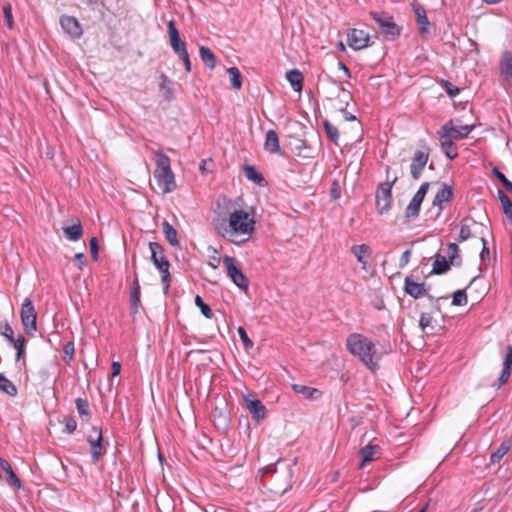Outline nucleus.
<instances>
[{
	"label": "nucleus",
	"instance_id": "c03bdc74",
	"mask_svg": "<svg viewBox=\"0 0 512 512\" xmlns=\"http://www.w3.org/2000/svg\"><path fill=\"white\" fill-rule=\"evenodd\" d=\"M195 305L201 310V313L206 317V318H212L213 317V311L212 309L210 308V306L208 304H206L202 297L199 296V295H196L195 296Z\"/></svg>",
	"mask_w": 512,
	"mask_h": 512
},
{
	"label": "nucleus",
	"instance_id": "6e6d98bb",
	"mask_svg": "<svg viewBox=\"0 0 512 512\" xmlns=\"http://www.w3.org/2000/svg\"><path fill=\"white\" fill-rule=\"evenodd\" d=\"M3 13H4V18H5L6 24H7L8 28L11 29L13 27V16H12V7L10 4H6L3 7Z\"/></svg>",
	"mask_w": 512,
	"mask_h": 512
},
{
	"label": "nucleus",
	"instance_id": "bf43d9fd",
	"mask_svg": "<svg viewBox=\"0 0 512 512\" xmlns=\"http://www.w3.org/2000/svg\"><path fill=\"white\" fill-rule=\"evenodd\" d=\"M481 242H482V250L480 252V259L481 261H485V260H488L489 259V255H490V251H489V248L487 247V241L484 237H481Z\"/></svg>",
	"mask_w": 512,
	"mask_h": 512
},
{
	"label": "nucleus",
	"instance_id": "c85d7f7f",
	"mask_svg": "<svg viewBox=\"0 0 512 512\" xmlns=\"http://www.w3.org/2000/svg\"><path fill=\"white\" fill-rule=\"evenodd\" d=\"M351 252L357 258L358 262L363 265V268H365V266L367 264L366 257L370 254L369 246L366 244L353 245L351 247Z\"/></svg>",
	"mask_w": 512,
	"mask_h": 512
},
{
	"label": "nucleus",
	"instance_id": "69168bd1",
	"mask_svg": "<svg viewBox=\"0 0 512 512\" xmlns=\"http://www.w3.org/2000/svg\"><path fill=\"white\" fill-rule=\"evenodd\" d=\"M179 58L184 62L185 70L187 72L191 71V61L189 59L188 51H185L184 54H179Z\"/></svg>",
	"mask_w": 512,
	"mask_h": 512
},
{
	"label": "nucleus",
	"instance_id": "603ef678",
	"mask_svg": "<svg viewBox=\"0 0 512 512\" xmlns=\"http://www.w3.org/2000/svg\"><path fill=\"white\" fill-rule=\"evenodd\" d=\"M237 332H238V335L244 345V347L246 349H250L253 347L254 343L253 341L248 337L247 333H246V330L242 327V326H239L238 329H237Z\"/></svg>",
	"mask_w": 512,
	"mask_h": 512
},
{
	"label": "nucleus",
	"instance_id": "a19ab883",
	"mask_svg": "<svg viewBox=\"0 0 512 512\" xmlns=\"http://www.w3.org/2000/svg\"><path fill=\"white\" fill-rule=\"evenodd\" d=\"M10 343L17 350L16 360L19 361L25 353L26 339L24 338V336L19 335L18 338H14V342Z\"/></svg>",
	"mask_w": 512,
	"mask_h": 512
},
{
	"label": "nucleus",
	"instance_id": "4d7b16f0",
	"mask_svg": "<svg viewBox=\"0 0 512 512\" xmlns=\"http://www.w3.org/2000/svg\"><path fill=\"white\" fill-rule=\"evenodd\" d=\"M432 319H433L432 315L429 313L422 312L420 314L419 325H420V328L422 329V331H424L427 327L430 326Z\"/></svg>",
	"mask_w": 512,
	"mask_h": 512
},
{
	"label": "nucleus",
	"instance_id": "f03ea898",
	"mask_svg": "<svg viewBox=\"0 0 512 512\" xmlns=\"http://www.w3.org/2000/svg\"><path fill=\"white\" fill-rule=\"evenodd\" d=\"M346 346L347 350L352 355L358 357L370 370L375 371L378 369L379 357L376 354L374 343L369 338L358 333L350 334L347 338Z\"/></svg>",
	"mask_w": 512,
	"mask_h": 512
},
{
	"label": "nucleus",
	"instance_id": "4be33fe9",
	"mask_svg": "<svg viewBox=\"0 0 512 512\" xmlns=\"http://www.w3.org/2000/svg\"><path fill=\"white\" fill-rule=\"evenodd\" d=\"M414 12L416 14V22L418 25L419 33L424 36L429 33L430 22L427 18L426 11L420 5L414 7Z\"/></svg>",
	"mask_w": 512,
	"mask_h": 512
},
{
	"label": "nucleus",
	"instance_id": "79ce46f5",
	"mask_svg": "<svg viewBox=\"0 0 512 512\" xmlns=\"http://www.w3.org/2000/svg\"><path fill=\"white\" fill-rule=\"evenodd\" d=\"M468 303V298L465 289L457 290L452 296L453 306H465Z\"/></svg>",
	"mask_w": 512,
	"mask_h": 512
},
{
	"label": "nucleus",
	"instance_id": "ea45409f",
	"mask_svg": "<svg viewBox=\"0 0 512 512\" xmlns=\"http://www.w3.org/2000/svg\"><path fill=\"white\" fill-rule=\"evenodd\" d=\"M227 72L230 76L232 87L239 90L242 87V76L239 69L237 67H230Z\"/></svg>",
	"mask_w": 512,
	"mask_h": 512
},
{
	"label": "nucleus",
	"instance_id": "680f3d73",
	"mask_svg": "<svg viewBox=\"0 0 512 512\" xmlns=\"http://www.w3.org/2000/svg\"><path fill=\"white\" fill-rule=\"evenodd\" d=\"M411 251L409 249L405 250L399 260V266L403 268L406 266L410 261Z\"/></svg>",
	"mask_w": 512,
	"mask_h": 512
},
{
	"label": "nucleus",
	"instance_id": "4c0bfd02",
	"mask_svg": "<svg viewBox=\"0 0 512 512\" xmlns=\"http://www.w3.org/2000/svg\"><path fill=\"white\" fill-rule=\"evenodd\" d=\"M379 449L377 445H366L362 447L359 451L362 461L360 467H362L366 462L372 461L374 459V451Z\"/></svg>",
	"mask_w": 512,
	"mask_h": 512
},
{
	"label": "nucleus",
	"instance_id": "bb28decb",
	"mask_svg": "<svg viewBox=\"0 0 512 512\" xmlns=\"http://www.w3.org/2000/svg\"><path fill=\"white\" fill-rule=\"evenodd\" d=\"M65 237L70 241H78L83 234V228L79 219L70 226L63 227Z\"/></svg>",
	"mask_w": 512,
	"mask_h": 512
},
{
	"label": "nucleus",
	"instance_id": "f8f14e48",
	"mask_svg": "<svg viewBox=\"0 0 512 512\" xmlns=\"http://www.w3.org/2000/svg\"><path fill=\"white\" fill-rule=\"evenodd\" d=\"M473 127L469 125H460V126H454L453 121L449 120L446 122L441 129L438 131V134L441 138H451L454 140H461L470 134Z\"/></svg>",
	"mask_w": 512,
	"mask_h": 512
},
{
	"label": "nucleus",
	"instance_id": "c756f323",
	"mask_svg": "<svg viewBox=\"0 0 512 512\" xmlns=\"http://www.w3.org/2000/svg\"><path fill=\"white\" fill-rule=\"evenodd\" d=\"M199 56L202 62L209 68L214 69L216 66V57L212 50L206 46L199 48Z\"/></svg>",
	"mask_w": 512,
	"mask_h": 512
},
{
	"label": "nucleus",
	"instance_id": "58836bf2",
	"mask_svg": "<svg viewBox=\"0 0 512 512\" xmlns=\"http://www.w3.org/2000/svg\"><path fill=\"white\" fill-rule=\"evenodd\" d=\"M498 198L501 202L503 213L507 217L512 218V202L509 197L502 190H498Z\"/></svg>",
	"mask_w": 512,
	"mask_h": 512
},
{
	"label": "nucleus",
	"instance_id": "39448f33",
	"mask_svg": "<svg viewBox=\"0 0 512 512\" xmlns=\"http://www.w3.org/2000/svg\"><path fill=\"white\" fill-rule=\"evenodd\" d=\"M431 286L426 284L425 282L418 283L414 280L413 275L406 276L404 279V292L414 299L421 298L423 296H427L431 302L434 303V308L437 311H440V306L438 304V299H434L433 296L429 295L428 292Z\"/></svg>",
	"mask_w": 512,
	"mask_h": 512
},
{
	"label": "nucleus",
	"instance_id": "6ab92c4d",
	"mask_svg": "<svg viewBox=\"0 0 512 512\" xmlns=\"http://www.w3.org/2000/svg\"><path fill=\"white\" fill-rule=\"evenodd\" d=\"M168 32H169V39H170V45L173 49V51L179 55L184 54L185 51H187L186 43L181 40L179 31L177 30L174 21H169L168 23Z\"/></svg>",
	"mask_w": 512,
	"mask_h": 512
},
{
	"label": "nucleus",
	"instance_id": "e2e57ef3",
	"mask_svg": "<svg viewBox=\"0 0 512 512\" xmlns=\"http://www.w3.org/2000/svg\"><path fill=\"white\" fill-rule=\"evenodd\" d=\"M341 189L337 180H334L331 188V196L333 199H338L340 197Z\"/></svg>",
	"mask_w": 512,
	"mask_h": 512
},
{
	"label": "nucleus",
	"instance_id": "ddd939ff",
	"mask_svg": "<svg viewBox=\"0 0 512 512\" xmlns=\"http://www.w3.org/2000/svg\"><path fill=\"white\" fill-rule=\"evenodd\" d=\"M370 36L364 30L352 28L347 32V43L354 50H361L370 45Z\"/></svg>",
	"mask_w": 512,
	"mask_h": 512
},
{
	"label": "nucleus",
	"instance_id": "7ed1b4c3",
	"mask_svg": "<svg viewBox=\"0 0 512 512\" xmlns=\"http://www.w3.org/2000/svg\"><path fill=\"white\" fill-rule=\"evenodd\" d=\"M156 169L154 177L163 193H170L175 190L176 182L171 170L170 158L161 150L155 152Z\"/></svg>",
	"mask_w": 512,
	"mask_h": 512
},
{
	"label": "nucleus",
	"instance_id": "f704fd0d",
	"mask_svg": "<svg viewBox=\"0 0 512 512\" xmlns=\"http://www.w3.org/2000/svg\"><path fill=\"white\" fill-rule=\"evenodd\" d=\"M0 391L6 393L11 397H15L18 393V389L14 383H12L3 374H0Z\"/></svg>",
	"mask_w": 512,
	"mask_h": 512
},
{
	"label": "nucleus",
	"instance_id": "cd10ccee",
	"mask_svg": "<svg viewBox=\"0 0 512 512\" xmlns=\"http://www.w3.org/2000/svg\"><path fill=\"white\" fill-rule=\"evenodd\" d=\"M286 79L295 92H300L303 87V74L298 69H292L286 73Z\"/></svg>",
	"mask_w": 512,
	"mask_h": 512
},
{
	"label": "nucleus",
	"instance_id": "20e7f679",
	"mask_svg": "<svg viewBox=\"0 0 512 512\" xmlns=\"http://www.w3.org/2000/svg\"><path fill=\"white\" fill-rule=\"evenodd\" d=\"M397 176H394L391 181L380 183L377 187L375 194L376 208L379 214L387 213L391 208L392 203V188L397 181Z\"/></svg>",
	"mask_w": 512,
	"mask_h": 512
},
{
	"label": "nucleus",
	"instance_id": "b1692460",
	"mask_svg": "<svg viewBox=\"0 0 512 512\" xmlns=\"http://www.w3.org/2000/svg\"><path fill=\"white\" fill-rule=\"evenodd\" d=\"M452 264L440 253L435 255L434 262L432 264L431 274L441 275L448 272L451 268Z\"/></svg>",
	"mask_w": 512,
	"mask_h": 512
},
{
	"label": "nucleus",
	"instance_id": "72a5a7b5",
	"mask_svg": "<svg viewBox=\"0 0 512 512\" xmlns=\"http://www.w3.org/2000/svg\"><path fill=\"white\" fill-rule=\"evenodd\" d=\"M451 138H445L441 141V148L447 158L450 160L455 159L458 156L457 146L454 144Z\"/></svg>",
	"mask_w": 512,
	"mask_h": 512
},
{
	"label": "nucleus",
	"instance_id": "423d86ee",
	"mask_svg": "<svg viewBox=\"0 0 512 512\" xmlns=\"http://www.w3.org/2000/svg\"><path fill=\"white\" fill-rule=\"evenodd\" d=\"M370 16L377 23L382 34L390 40H394L401 33V28L394 22L393 17L387 12L371 11Z\"/></svg>",
	"mask_w": 512,
	"mask_h": 512
},
{
	"label": "nucleus",
	"instance_id": "6e6552de",
	"mask_svg": "<svg viewBox=\"0 0 512 512\" xmlns=\"http://www.w3.org/2000/svg\"><path fill=\"white\" fill-rule=\"evenodd\" d=\"M223 264L226 268L227 275L230 277L233 283L239 289L246 291L248 289L249 280L237 266L235 258L229 255H225L223 257Z\"/></svg>",
	"mask_w": 512,
	"mask_h": 512
},
{
	"label": "nucleus",
	"instance_id": "2f4dec72",
	"mask_svg": "<svg viewBox=\"0 0 512 512\" xmlns=\"http://www.w3.org/2000/svg\"><path fill=\"white\" fill-rule=\"evenodd\" d=\"M510 448H511L510 441L509 440L503 441L501 443V445L497 448V450L491 454L490 462L492 464L499 463L502 460V458L504 457V455H506L507 452L510 450Z\"/></svg>",
	"mask_w": 512,
	"mask_h": 512
},
{
	"label": "nucleus",
	"instance_id": "0eeeda50",
	"mask_svg": "<svg viewBox=\"0 0 512 512\" xmlns=\"http://www.w3.org/2000/svg\"><path fill=\"white\" fill-rule=\"evenodd\" d=\"M20 318L24 332L32 336L37 330V314L30 298H26L22 303L20 310Z\"/></svg>",
	"mask_w": 512,
	"mask_h": 512
},
{
	"label": "nucleus",
	"instance_id": "f3484780",
	"mask_svg": "<svg viewBox=\"0 0 512 512\" xmlns=\"http://www.w3.org/2000/svg\"><path fill=\"white\" fill-rule=\"evenodd\" d=\"M60 24L66 34L73 39H79L83 34V29L77 18L69 15H63L60 18Z\"/></svg>",
	"mask_w": 512,
	"mask_h": 512
},
{
	"label": "nucleus",
	"instance_id": "864d4df0",
	"mask_svg": "<svg viewBox=\"0 0 512 512\" xmlns=\"http://www.w3.org/2000/svg\"><path fill=\"white\" fill-rule=\"evenodd\" d=\"M340 91L342 92L343 96L341 97V95L339 94L336 98L337 100V107L338 109L340 108V106H345V109L347 108L348 104H349V100L351 99V94L349 91H346L344 88H340Z\"/></svg>",
	"mask_w": 512,
	"mask_h": 512
},
{
	"label": "nucleus",
	"instance_id": "a878e982",
	"mask_svg": "<svg viewBox=\"0 0 512 512\" xmlns=\"http://www.w3.org/2000/svg\"><path fill=\"white\" fill-rule=\"evenodd\" d=\"M243 171H244L245 177L248 180L258 184L259 186L263 187L267 184L263 175L260 172H258L254 166L245 164L243 166Z\"/></svg>",
	"mask_w": 512,
	"mask_h": 512
},
{
	"label": "nucleus",
	"instance_id": "37998d69",
	"mask_svg": "<svg viewBox=\"0 0 512 512\" xmlns=\"http://www.w3.org/2000/svg\"><path fill=\"white\" fill-rule=\"evenodd\" d=\"M492 173L501 182L504 189L512 194V182L497 167L492 169Z\"/></svg>",
	"mask_w": 512,
	"mask_h": 512
},
{
	"label": "nucleus",
	"instance_id": "0e129e2a",
	"mask_svg": "<svg viewBox=\"0 0 512 512\" xmlns=\"http://www.w3.org/2000/svg\"><path fill=\"white\" fill-rule=\"evenodd\" d=\"M63 352L66 356L69 357V360H72L74 354V344L73 342H68L63 347Z\"/></svg>",
	"mask_w": 512,
	"mask_h": 512
},
{
	"label": "nucleus",
	"instance_id": "1a4fd4ad",
	"mask_svg": "<svg viewBox=\"0 0 512 512\" xmlns=\"http://www.w3.org/2000/svg\"><path fill=\"white\" fill-rule=\"evenodd\" d=\"M429 189V183L424 182L419 187L418 191L414 194L412 197L410 203L408 204L406 211H405V220L406 222H410L411 220L418 217L421 204L425 198V195L427 194Z\"/></svg>",
	"mask_w": 512,
	"mask_h": 512
},
{
	"label": "nucleus",
	"instance_id": "a18cd8bd",
	"mask_svg": "<svg viewBox=\"0 0 512 512\" xmlns=\"http://www.w3.org/2000/svg\"><path fill=\"white\" fill-rule=\"evenodd\" d=\"M62 423L64 424V432L72 434L76 430L77 422L72 415H65Z\"/></svg>",
	"mask_w": 512,
	"mask_h": 512
},
{
	"label": "nucleus",
	"instance_id": "aec40b11",
	"mask_svg": "<svg viewBox=\"0 0 512 512\" xmlns=\"http://www.w3.org/2000/svg\"><path fill=\"white\" fill-rule=\"evenodd\" d=\"M453 197L452 186L443 183L440 190L436 193L433 199V205L438 206L440 210L444 208V203H449Z\"/></svg>",
	"mask_w": 512,
	"mask_h": 512
},
{
	"label": "nucleus",
	"instance_id": "dca6fc26",
	"mask_svg": "<svg viewBox=\"0 0 512 512\" xmlns=\"http://www.w3.org/2000/svg\"><path fill=\"white\" fill-rule=\"evenodd\" d=\"M502 365L503 368L497 381L492 384V387H494L496 390L500 389L504 384H506L510 377L512 370V345H508L506 347V354Z\"/></svg>",
	"mask_w": 512,
	"mask_h": 512
},
{
	"label": "nucleus",
	"instance_id": "052dcab7",
	"mask_svg": "<svg viewBox=\"0 0 512 512\" xmlns=\"http://www.w3.org/2000/svg\"><path fill=\"white\" fill-rule=\"evenodd\" d=\"M74 263L79 269H82L87 263L86 256L83 253H77L74 256Z\"/></svg>",
	"mask_w": 512,
	"mask_h": 512
},
{
	"label": "nucleus",
	"instance_id": "473e14b6",
	"mask_svg": "<svg viewBox=\"0 0 512 512\" xmlns=\"http://www.w3.org/2000/svg\"><path fill=\"white\" fill-rule=\"evenodd\" d=\"M163 233L165 235V238L172 246H177L179 244L178 238H177V231L176 229L168 222L164 221L162 223Z\"/></svg>",
	"mask_w": 512,
	"mask_h": 512
},
{
	"label": "nucleus",
	"instance_id": "9d476101",
	"mask_svg": "<svg viewBox=\"0 0 512 512\" xmlns=\"http://www.w3.org/2000/svg\"><path fill=\"white\" fill-rule=\"evenodd\" d=\"M430 149L423 146V149L416 150L412 156L410 164V175L414 180H418L427 162L429 160Z\"/></svg>",
	"mask_w": 512,
	"mask_h": 512
},
{
	"label": "nucleus",
	"instance_id": "4468645a",
	"mask_svg": "<svg viewBox=\"0 0 512 512\" xmlns=\"http://www.w3.org/2000/svg\"><path fill=\"white\" fill-rule=\"evenodd\" d=\"M149 249L151 251V261L158 271L169 269L170 263L164 255V248L158 242H149Z\"/></svg>",
	"mask_w": 512,
	"mask_h": 512
},
{
	"label": "nucleus",
	"instance_id": "412c9836",
	"mask_svg": "<svg viewBox=\"0 0 512 512\" xmlns=\"http://www.w3.org/2000/svg\"><path fill=\"white\" fill-rule=\"evenodd\" d=\"M264 149L270 153L284 156V152L279 145V137L274 130H268L265 137Z\"/></svg>",
	"mask_w": 512,
	"mask_h": 512
},
{
	"label": "nucleus",
	"instance_id": "338daca9",
	"mask_svg": "<svg viewBox=\"0 0 512 512\" xmlns=\"http://www.w3.org/2000/svg\"><path fill=\"white\" fill-rule=\"evenodd\" d=\"M339 111L343 114V117L347 121H355L357 118L354 114L347 111V108L345 109V106H340Z\"/></svg>",
	"mask_w": 512,
	"mask_h": 512
},
{
	"label": "nucleus",
	"instance_id": "3c124183",
	"mask_svg": "<svg viewBox=\"0 0 512 512\" xmlns=\"http://www.w3.org/2000/svg\"><path fill=\"white\" fill-rule=\"evenodd\" d=\"M441 85H442V87L445 88L446 93L448 94V96L450 98H454L460 93V89L458 87L452 85V83L447 80H442Z\"/></svg>",
	"mask_w": 512,
	"mask_h": 512
},
{
	"label": "nucleus",
	"instance_id": "13d9d810",
	"mask_svg": "<svg viewBox=\"0 0 512 512\" xmlns=\"http://www.w3.org/2000/svg\"><path fill=\"white\" fill-rule=\"evenodd\" d=\"M91 256L93 260H98V242L96 237H92L89 242Z\"/></svg>",
	"mask_w": 512,
	"mask_h": 512
},
{
	"label": "nucleus",
	"instance_id": "f257e3e1",
	"mask_svg": "<svg viewBox=\"0 0 512 512\" xmlns=\"http://www.w3.org/2000/svg\"><path fill=\"white\" fill-rule=\"evenodd\" d=\"M213 225L218 234L231 240L236 235H250L255 230L253 216L242 209H236L231 212L228 219H214Z\"/></svg>",
	"mask_w": 512,
	"mask_h": 512
},
{
	"label": "nucleus",
	"instance_id": "393cba45",
	"mask_svg": "<svg viewBox=\"0 0 512 512\" xmlns=\"http://www.w3.org/2000/svg\"><path fill=\"white\" fill-rule=\"evenodd\" d=\"M0 466L1 469L6 473L7 475V482L13 486L15 489L21 488V481L18 478V476L14 473L11 464L5 460L0 459Z\"/></svg>",
	"mask_w": 512,
	"mask_h": 512
},
{
	"label": "nucleus",
	"instance_id": "5fc2aeb1",
	"mask_svg": "<svg viewBox=\"0 0 512 512\" xmlns=\"http://www.w3.org/2000/svg\"><path fill=\"white\" fill-rule=\"evenodd\" d=\"M161 273V283L163 285V292L164 294L168 293L169 287H170V281H171V275L169 272V269L159 271Z\"/></svg>",
	"mask_w": 512,
	"mask_h": 512
},
{
	"label": "nucleus",
	"instance_id": "774afa93",
	"mask_svg": "<svg viewBox=\"0 0 512 512\" xmlns=\"http://www.w3.org/2000/svg\"><path fill=\"white\" fill-rule=\"evenodd\" d=\"M112 372H111V378H114L120 374L121 371V364L119 362H113L111 366Z\"/></svg>",
	"mask_w": 512,
	"mask_h": 512
},
{
	"label": "nucleus",
	"instance_id": "de8ad7c7",
	"mask_svg": "<svg viewBox=\"0 0 512 512\" xmlns=\"http://www.w3.org/2000/svg\"><path fill=\"white\" fill-rule=\"evenodd\" d=\"M0 334L9 342H14V331L8 322H0Z\"/></svg>",
	"mask_w": 512,
	"mask_h": 512
},
{
	"label": "nucleus",
	"instance_id": "9b49d317",
	"mask_svg": "<svg viewBox=\"0 0 512 512\" xmlns=\"http://www.w3.org/2000/svg\"><path fill=\"white\" fill-rule=\"evenodd\" d=\"M92 432L96 434V438L93 439V434H89L87 441L90 445L91 460L93 464H96L100 460V458L106 453V446L103 443V435L101 428L93 426Z\"/></svg>",
	"mask_w": 512,
	"mask_h": 512
},
{
	"label": "nucleus",
	"instance_id": "7c9ffc66",
	"mask_svg": "<svg viewBox=\"0 0 512 512\" xmlns=\"http://www.w3.org/2000/svg\"><path fill=\"white\" fill-rule=\"evenodd\" d=\"M447 255H448L447 260L453 266L459 267L462 264V259L460 257V248L456 243L448 244Z\"/></svg>",
	"mask_w": 512,
	"mask_h": 512
},
{
	"label": "nucleus",
	"instance_id": "e433bc0d",
	"mask_svg": "<svg viewBox=\"0 0 512 512\" xmlns=\"http://www.w3.org/2000/svg\"><path fill=\"white\" fill-rule=\"evenodd\" d=\"M323 127L329 140L334 144H338L339 131L337 127L330 123L328 120L323 121Z\"/></svg>",
	"mask_w": 512,
	"mask_h": 512
},
{
	"label": "nucleus",
	"instance_id": "09e8293b",
	"mask_svg": "<svg viewBox=\"0 0 512 512\" xmlns=\"http://www.w3.org/2000/svg\"><path fill=\"white\" fill-rule=\"evenodd\" d=\"M161 83H160V89L161 90H164L166 92V99L170 100L172 98V94H173V89L170 87V80L168 79V77L162 73L161 76Z\"/></svg>",
	"mask_w": 512,
	"mask_h": 512
},
{
	"label": "nucleus",
	"instance_id": "5701e85b",
	"mask_svg": "<svg viewBox=\"0 0 512 512\" xmlns=\"http://www.w3.org/2000/svg\"><path fill=\"white\" fill-rule=\"evenodd\" d=\"M291 387L295 393L303 395V397L308 400H316L322 395V392L317 388L306 385L292 384Z\"/></svg>",
	"mask_w": 512,
	"mask_h": 512
},
{
	"label": "nucleus",
	"instance_id": "49530a36",
	"mask_svg": "<svg viewBox=\"0 0 512 512\" xmlns=\"http://www.w3.org/2000/svg\"><path fill=\"white\" fill-rule=\"evenodd\" d=\"M467 219H463L459 231L458 241L463 242L472 237L470 226L466 223Z\"/></svg>",
	"mask_w": 512,
	"mask_h": 512
},
{
	"label": "nucleus",
	"instance_id": "8fccbe9b",
	"mask_svg": "<svg viewBox=\"0 0 512 512\" xmlns=\"http://www.w3.org/2000/svg\"><path fill=\"white\" fill-rule=\"evenodd\" d=\"M140 297H141V292L130 291L131 311L134 314H136L138 312V307L141 302Z\"/></svg>",
	"mask_w": 512,
	"mask_h": 512
},
{
	"label": "nucleus",
	"instance_id": "c9c22d12",
	"mask_svg": "<svg viewBox=\"0 0 512 512\" xmlns=\"http://www.w3.org/2000/svg\"><path fill=\"white\" fill-rule=\"evenodd\" d=\"M76 409L81 417L85 420H89L91 418V411L89 407V402L83 398H77L75 400Z\"/></svg>",
	"mask_w": 512,
	"mask_h": 512
},
{
	"label": "nucleus",
	"instance_id": "a211bd4d",
	"mask_svg": "<svg viewBox=\"0 0 512 512\" xmlns=\"http://www.w3.org/2000/svg\"><path fill=\"white\" fill-rule=\"evenodd\" d=\"M244 402L246 404V408L252 414L253 419H255L257 422L263 420L266 417V407L259 399L250 398V395H245Z\"/></svg>",
	"mask_w": 512,
	"mask_h": 512
},
{
	"label": "nucleus",
	"instance_id": "2eb2a0df",
	"mask_svg": "<svg viewBox=\"0 0 512 512\" xmlns=\"http://www.w3.org/2000/svg\"><path fill=\"white\" fill-rule=\"evenodd\" d=\"M499 72L503 83L512 86V52L510 50L502 52L499 61Z\"/></svg>",
	"mask_w": 512,
	"mask_h": 512
}]
</instances>
